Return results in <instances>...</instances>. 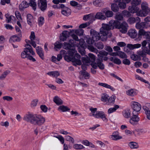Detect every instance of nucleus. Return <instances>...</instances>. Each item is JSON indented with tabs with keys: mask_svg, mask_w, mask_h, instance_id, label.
Masks as SVG:
<instances>
[{
	"mask_svg": "<svg viewBox=\"0 0 150 150\" xmlns=\"http://www.w3.org/2000/svg\"><path fill=\"white\" fill-rule=\"evenodd\" d=\"M146 32L142 29H140L139 30L138 33V38L139 39L141 38L142 36L145 35Z\"/></svg>",
	"mask_w": 150,
	"mask_h": 150,
	"instance_id": "nucleus-41",
	"label": "nucleus"
},
{
	"mask_svg": "<svg viewBox=\"0 0 150 150\" xmlns=\"http://www.w3.org/2000/svg\"><path fill=\"white\" fill-rule=\"evenodd\" d=\"M93 4L96 6H100L101 4V1L100 0H96L93 2Z\"/></svg>",
	"mask_w": 150,
	"mask_h": 150,
	"instance_id": "nucleus-56",
	"label": "nucleus"
},
{
	"mask_svg": "<svg viewBox=\"0 0 150 150\" xmlns=\"http://www.w3.org/2000/svg\"><path fill=\"white\" fill-rule=\"evenodd\" d=\"M119 106L118 105H115L114 107L110 108L108 110V112L109 113H111L115 111L117 109L119 108Z\"/></svg>",
	"mask_w": 150,
	"mask_h": 150,
	"instance_id": "nucleus-39",
	"label": "nucleus"
},
{
	"mask_svg": "<svg viewBox=\"0 0 150 150\" xmlns=\"http://www.w3.org/2000/svg\"><path fill=\"white\" fill-rule=\"evenodd\" d=\"M78 41H79L80 47L81 48L85 49L86 47L85 42L83 39H80Z\"/></svg>",
	"mask_w": 150,
	"mask_h": 150,
	"instance_id": "nucleus-35",
	"label": "nucleus"
},
{
	"mask_svg": "<svg viewBox=\"0 0 150 150\" xmlns=\"http://www.w3.org/2000/svg\"><path fill=\"white\" fill-rule=\"evenodd\" d=\"M65 139L67 141H69L73 144L74 143V139L71 137L67 135L65 136Z\"/></svg>",
	"mask_w": 150,
	"mask_h": 150,
	"instance_id": "nucleus-53",
	"label": "nucleus"
},
{
	"mask_svg": "<svg viewBox=\"0 0 150 150\" xmlns=\"http://www.w3.org/2000/svg\"><path fill=\"white\" fill-rule=\"evenodd\" d=\"M29 6H30L29 3L28 4L26 1H24L19 5V8L20 10H23L29 7Z\"/></svg>",
	"mask_w": 150,
	"mask_h": 150,
	"instance_id": "nucleus-19",
	"label": "nucleus"
},
{
	"mask_svg": "<svg viewBox=\"0 0 150 150\" xmlns=\"http://www.w3.org/2000/svg\"><path fill=\"white\" fill-rule=\"evenodd\" d=\"M27 19L28 24L31 26L34 21L33 16L31 14H28L27 15Z\"/></svg>",
	"mask_w": 150,
	"mask_h": 150,
	"instance_id": "nucleus-20",
	"label": "nucleus"
},
{
	"mask_svg": "<svg viewBox=\"0 0 150 150\" xmlns=\"http://www.w3.org/2000/svg\"><path fill=\"white\" fill-rule=\"evenodd\" d=\"M53 101L57 105H60L63 104L62 100L57 96H55L54 97Z\"/></svg>",
	"mask_w": 150,
	"mask_h": 150,
	"instance_id": "nucleus-27",
	"label": "nucleus"
},
{
	"mask_svg": "<svg viewBox=\"0 0 150 150\" xmlns=\"http://www.w3.org/2000/svg\"><path fill=\"white\" fill-rule=\"evenodd\" d=\"M128 35L132 38H135L137 35V33L134 29L129 30L128 33Z\"/></svg>",
	"mask_w": 150,
	"mask_h": 150,
	"instance_id": "nucleus-17",
	"label": "nucleus"
},
{
	"mask_svg": "<svg viewBox=\"0 0 150 150\" xmlns=\"http://www.w3.org/2000/svg\"><path fill=\"white\" fill-rule=\"evenodd\" d=\"M93 116L96 118H100L102 119L104 121L107 122V119L106 118L104 112L103 111H97L96 114H94Z\"/></svg>",
	"mask_w": 150,
	"mask_h": 150,
	"instance_id": "nucleus-11",
	"label": "nucleus"
},
{
	"mask_svg": "<svg viewBox=\"0 0 150 150\" xmlns=\"http://www.w3.org/2000/svg\"><path fill=\"white\" fill-rule=\"evenodd\" d=\"M84 31L83 30L80 29L79 30H75V33L79 36H81L83 35Z\"/></svg>",
	"mask_w": 150,
	"mask_h": 150,
	"instance_id": "nucleus-52",
	"label": "nucleus"
},
{
	"mask_svg": "<svg viewBox=\"0 0 150 150\" xmlns=\"http://www.w3.org/2000/svg\"><path fill=\"white\" fill-rule=\"evenodd\" d=\"M119 7L121 9H124L126 7V3L122 1L118 4Z\"/></svg>",
	"mask_w": 150,
	"mask_h": 150,
	"instance_id": "nucleus-50",
	"label": "nucleus"
},
{
	"mask_svg": "<svg viewBox=\"0 0 150 150\" xmlns=\"http://www.w3.org/2000/svg\"><path fill=\"white\" fill-rule=\"evenodd\" d=\"M19 37L18 35H15L12 36L10 38L9 42H19L21 40V38Z\"/></svg>",
	"mask_w": 150,
	"mask_h": 150,
	"instance_id": "nucleus-18",
	"label": "nucleus"
},
{
	"mask_svg": "<svg viewBox=\"0 0 150 150\" xmlns=\"http://www.w3.org/2000/svg\"><path fill=\"white\" fill-rule=\"evenodd\" d=\"M86 38V42L88 44H93L95 42L92 37H88Z\"/></svg>",
	"mask_w": 150,
	"mask_h": 150,
	"instance_id": "nucleus-44",
	"label": "nucleus"
},
{
	"mask_svg": "<svg viewBox=\"0 0 150 150\" xmlns=\"http://www.w3.org/2000/svg\"><path fill=\"white\" fill-rule=\"evenodd\" d=\"M98 84L100 86H102L103 87L105 88L110 89L112 91H115V88L111 86L110 85H109L106 83H99Z\"/></svg>",
	"mask_w": 150,
	"mask_h": 150,
	"instance_id": "nucleus-24",
	"label": "nucleus"
},
{
	"mask_svg": "<svg viewBox=\"0 0 150 150\" xmlns=\"http://www.w3.org/2000/svg\"><path fill=\"white\" fill-rule=\"evenodd\" d=\"M80 59V55L78 53L76 54L72 58V62L73 65L76 66L77 65H81V62Z\"/></svg>",
	"mask_w": 150,
	"mask_h": 150,
	"instance_id": "nucleus-7",
	"label": "nucleus"
},
{
	"mask_svg": "<svg viewBox=\"0 0 150 150\" xmlns=\"http://www.w3.org/2000/svg\"><path fill=\"white\" fill-rule=\"evenodd\" d=\"M95 46L99 49H102L103 48L104 45L101 42H95Z\"/></svg>",
	"mask_w": 150,
	"mask_h": 150,
	"instance_id": "nucleus-34",
	"label": "nucleus"
},
{
	"mask_svg": "<svg viewBox=\"0 0 150 150\" xmlns=\"http://www.w3.org/2000/svg\"><path fill=\"white\" fill-rule=\"evenodd\" d=\"M62 34V35L60 37V39L61 41H64L69 37V33L68 31L64 30L63 31Z\"/></svg>",
	"mask_w": 150,
	"mask_h": 150,
	"instance_id": "nucleus-16",
	"label": "nucleus"
},
{
	"mask_svg": "<svg viewBox=\"0 0 150 150\" xmlns=\"http://www.w3.org/2000/svg\"><path fill=\"white\" fill-rule=\"evenodd\" d=\"M137 91L134 89L129 90L126 91L127 94L129 96H133L137 94Z\"/></svg>",
	"mask_w": 150,
	"mask_h": 150,
	"instance_id": "nucleus-26",
	"label": "nucleus"
},
{
	"mask_svg": "<svg viewBox=\"0 0 150 150\" xmlns=\"http://www.w3.org/2000/svg\"><path fill=\"white\" fill-rule=\"evenodd\" d=\"M88 49L90 51L92 52H97L98 50L93 46H88Z\"/></svg>",
	"mask_w": 150,
	"mask_h": 150,
	"instance_id": "nucleus-58",
	"label": "nucleus"
},
{
	"mask_svg": "<svg viewBox=\"0 0 150 150\" xmlns=\"http://www.w3.org/2000/svg\"><path fill=\"white\" fill-rule=\"evenodd\" d=\"M63 47L65 49L69 50L72 49H75V47L73 44H70L65 42H64V43Z\"/></svg>",
	"mask_w": 150,
	"mask_h": 150,
	"instance_id": "nucleus-21",
	"label": "nucleus"
},
{
	"mask_svg": "<svg viewBox=\"0 0 150 150\" xmlns=\"http://www.w3.org/2000/svg\"><path fill=\"white\" fill-rule=\"evenodd\" d=\"M36 52L40 57L42 60L44 59V52L42 48L38 46L36 48Z\"/></svg>",
	"mask_w": 150,
	"mask_h": 150,
	"instance_id": "nucleus-15",
	"label": "nucleus"
},
{
	"mask_svg": "<svg viewBox=\"0 0 150 150\" xmlns=\"http://www.w3.org/2000/svg\"><path fill=\"white\" fill-rule=\"evenodd\" d=\"M138 113L135 111H133L132 115L129 120L130 123L133 125H136L137 122L139 120V118L138 116Z\"/></svg>",
	"mask_w": 150,
	"mask_h": 150,
	"instance_id": "nucleus-6",
	"label": "nucleus"
},
{
	"mask_svg": "<svg viewBox=\"0 0 150 150\" xmlns=\"http://www.w3.org/2000/svg\"><path fill=\"white\" fill-rule=\"evenodd\" d=\"M102 12L103 13H105V16L106 17H111L113 16V12L110 11H106L105 9H103L102 10Z\"/></svg>",
	"mask_w": 150,
	"mask_h": 150,
	"instance_id": "nucleus-23",
	"label": "nucleus"
},
{
	"mask_svg": "<svg viewBox=\"0 0 150 150\" xmlns=\"http://www.w3.org/2000/svg\"><path fill=\"white\" fill-rule=\"evenodd\" d=\"M47 74L50 76L55 77L56 78L60 75L59 72L58 71L49 72L47 73Z\"/></svg>",
	"mask_w": 150,
	"mask_h": 150,
	"instance_id": "nucleus-28",
	"label": "nucleus"
},
{
	"mask_svg": "<svg viewBox=\"0 0 150 150\" xmlns=\"http://www.w3.org/2000/svg\"><path fill=\"white\" fill-rule=\"evenodd\" d=\"M122 63L125 65H129L130 64V62L129 59L125 58L122 60Z\"/></svg>",
	"mask_w": 150,
	"mask_h": 150,
	"instance_id": "nucleus-63",
	"label": "nucleus"
},
{
	"mask_svg": "<svg viewBox=\"0 0 150 150\" xmlns=\"http://www.w3.org/2000/svg\"><path fill=\"white\" fill-rule=\"evenodd\" d=\"M123 18V16L121 14H117L115 17V18L116 20L119 21L122 20Z\"/></svg>",
	"mask_w": 150,
	"mask_h": 150,
	"instance_id": "nucleus-62",
	"label": "nucleus"
},
{
	"mask_svg": "<svg viewBox=\"0 0 150 150\" xmlns=\"http://www.w3.org/2000/svg\"><path fill=\"white\" fill-rule=\"evenodd\" d=\"M112 139L113 140H117L122 138V137L120 136L117 135H112L111 136Z\"/></svg>",
	"mask_w": 150,
	"mask_h": 150,
	"instance_id": "nucleus-54",
	"label": "nucleus"
},
{
	"mask_svg": "<svg viewBox=\"0 0 150 150\" xmlns=\"http://www.w3.org/2000/svg\"><path fill=\"white\" fill-rule=\"evenodd\" d=\"M141 0H133L131 3V6L129 7V10L131 13H136L138 16L145 17L150 11V9H149L146 4L142 3L141 5L142 9L139 11V9L137 6L141 4Z\"/></svg>",
	"mask_w": 150,
	"mask_h": 150,
	"instance_id": "nucleus-2",
	"label": "nucleus"
},
{
	"mask_svg": "<svg viewBox=\"0 0 150 150\" xmlns=\"http://www.w3.org/2000/svg\"><path fill=\"white\" fill-rule=\"evenodd\" d=\"M129 145L131 149H137L139 148L138 144L134 142H130L129 143Z\"/></svg>",
	"mask_w": 150,
	"mask_h": 150,
	"instance_id": "nucleus-36",
	"label": "nucleus"
},
{
	"mask_svg": "<svg viewBox=\"0 0 150 150\" xmlns=\"http://www.w3.org/2000/svg\"><path fill=\"white\" fill-rule=\"evenodd\" d=\"M115 97L113 95L112 96L108 98V101L109 103H112L114 102Z\"/></svg>",
	"mask_w": 150,
	"mask_h": 150,
	"instance_id": "nucleus-61",
	"label": "nucleus"
},
{
	"mask_svg": "<svg viewBox=\"0 0 150 150\" xmlns=\"http://www.w3.org/2000/svg\"><path fill=\"white\" fill-rule=\"evenodd\" d=\"M91 34L92 35V38L94 41H97L101 38L100 34L96 31L91 29L90 31Z\"/></svg>",
	"mask_w": 150,
	"mask_h": 150,
	"instance_id": "nucleus-12",
	"label": "nucleus"
},
{
	"mask_svg": "<svg viewBox=\"0 0 150 150\" xmlns=\"http://www.w3.org/2000/svg\"><path fill=\"white\" fill-rule=\"evenodd\" d=\"M88 56L89 57H88V58L90 60L89 61L90 63L91 62L92 63L91 64V65L92 64L95 63L94 62L95 60L96 57L94 54L91 53H89L88 54Z\"/></svg>",
	"mask_w": 150,
	"mask_h": 150,
	"instance_id": "nucleus-32",
	"label": "nucleus"
},
{
	"mask_svg": "<svg viewBox=\"0 0 150 150\" xmlns=\"http://www.w3.org/2000/svg\"><path fill=\"white\" fill-rule=\"evenodd\" d=\"M111 8L112 10L114 12H117L119 9L117 5L115 4H111Z\"/></svg>",
	"mask_w": 150,
	"mask_h": 150,
	"instance_id": "nucleus-37",
	"label": "nucleus"
},
{
	"mask_svg": "<svg viewBox=\"0 0 150 150\" xmlns=\"http://www.w3.org/2000/svg\"><path fill=\"white\" fill-rule=\"evenodd\" d=\"M131 112L130 110H126L123 112V114L125 118H128L130 117Z\"/></svg>",
	"mask_w": 150,
	"mask_h": 150,
	"instance_id": "nucleus-29",
	"label": "nucleus"
},
{
	"mask_svg": "<svg viewBox=\"0 0 150 150\" xmlns=\"http://www.w3.org/2000/svg\"><path fill=\"white\" fill-rule=\"evenodd\" d=\"M80 75L79 78L81 79H88L90 76V74L85 70H81L80 72Z\"/></svg>",
	"mask_w": 150,
	"mask_h": 150,
	"instance_id": "nucleus-14",
	"label": "nucleus"
},
{
	"mask_svg": "<svg viewBox=\"0 0 150 150\" xmlns=\"http://www.w3.org/2000/svg\"><path fill=\"white\" fill-rule=\"evenodd\" d=\"M109 96L106 93L102 94L101 100L103 102H106L108 100Z\"/></svg>",
	"mask_w": 150,
	"mask_h": 150,
	"instance_id": "nucleus-49",
	"label": "nucleus"
},
{
	"mask_svg": "<svg viewBox=\"0 0 150 150\" xmlns=\"http://www.w3.org/2000/svg\"><path fill=\"white\" fill-rule=\"evenodd\" d=\"M96 19L104 20L106 19V17L102 12H98L96 14L95 16L93 15V21H95Z\"/></svg>",
	"mask_w": 150,
	"mask_h": 150,
	"instance_id": "nucleus-13",
	"label": "nucleus"
},
{
	"mask_svg": "<svg viewBox=\"0 0 150 150\" xmlns=\"http://www.w3.org/2000/svg\"><path fill=\"white\" fill-rule=\"evenodd\" d=\"M92 23V21H89L86 22L85 23H83L81 24L79 26V28H80L81 29L85 28L86 27L90 25L91 23Z\"/></svg>",
	"mask_w": 150,
	"mask_h": 150,
	"instance_id": "nucleus-38",
	"label": "nucleus"
},
{
	"mask_svg": "<svg viewBox=\"0 0 150 150\" xmlns=\"http://www.w3.org/2000/svg\"><path fill=\"white\" fill-rule=\"evenodd\" d=\"M110 60L114 63L118 65H120L121 63V60L118 58H114L113 57H112L110 58Z\"/></svg>",
	"mask_w": 150,
	"mask_h": 150,
	"instance_id": "nucleus-31",
	"label": "nucleus"
},
{
	"mask_svg": "<svg viewBox=\"0 0 150 150\" xmlns=\"http://www.w3.org/2000/svg\"><path fill=\"white\" fill-rule=\"evenodd\" d=\"M76 52V51L75 50V48L69 50L68 52L69 55L71 57H73L74 54H75Z\"/></svg>",
	"mask_w": 150,
	"mask_h": 150,
	"instance_id": "nucleus-51",
	"label": "nucleus"
},
{
	"mask_svg": "<svg viewBox=\"0 0 150 150\" xmlns=\"http://www.w3.org/2000/svg\"><path fill=\"white\" fill-rule=\"evenodd\" d=\"M127 22L130 24H133L136 21L135 18L134 17H130L127 20Z\"/></svg>",
	"mask_w": 150,
	"mask_h": 150,
	"instance_id": "nucleus-55",
	"label": "nucleus"
},
{
	"mask_svg": "<svg viewBox=\"0 0 150 150\" xmlns=\"http://www.w3.org/2000/svg\"><path fill=\"white\" fill-rule=\"evenodd\" d=\"M131 106L133 110V111H135L137 113H138V112L141 109V105L139 103L135 101L132 102L131 103Z\"/></svg>",
	"mask_w": 150,
	"mask_h": 150,
	"instance_id": "nucleus-9",
	"label": "nucleus"
},
{
	"mask_svg": "<svg viewBox=\"0 0 150 150\" xmlns=\"http://www.w3.org/2000/svg\"><path fill=\"white\" fill-rule=\"evenodd\" d=\"M62 14L65 16H69L70 15L71 13V9L66 7L64 8V9H63L61 11Z\"/></svg>",
	"mask_w": 150,
	"mask_h": 150,
	"instance_id": "nucleus-22",
	"label": "nucleus"
},
{
	"mask_svg": "<svg viewBox=\"0 0 150 150\" xmlns=\"http://www.w3.org/2000/svg\"><path fill=\"white\" fill-rule=\"evenodd\" d=\"M81 61L84 64L87 63H90L89 61H90L88 58V57L86 56L85 57H82L81 58Z\"/></svg>",
	"mask_w": 150,
	"mask_h": 150,
	"instance_id": "nucleus-45",
	"label": "nucleus"
},
{
	"mask_svg": "<svg viewBox=\"0 0 150 150\" xmlns=\"http://www.w3.org/2000/svg\"><path fill=\"white\" fill-rule=\"evenodd\" d=\"M146 23L142 22L139 23L138 22L136 24L135 26L137 28L140 30L142 29V28H146L147 27L146 26Z\"/></svg>",
	"mask_w": 150,
	"mask_h": 150,
	"instance_id": "nucleus-25",
	"label": "nucleus"
},
{
	"mask_svg": "<svg viewBox=\"0 0 150 150\" xmlns=\"http://www.w3.org/2000/svg\"><path fill=\"white\" fill-rule=\"evenodd\" d=\"M118 56L121 58H127V56L126 54L121 51H118Z\"/></svg>",
	"mask_w": 150,
	"mask_h": 150,
	"instance_id": "nucleus-46",
	"label": "nucleus"
},
{
	"mask_svg": "<svg viewBox=\"0 0 150 150\" xmlns=\"http://www.w3.org/2000/svg\"><path fill=\"white\" fill-rule=\"evenodd\" d=\"M147 42L146 40L143 41L142 42V50L138 52V54L142 57H145V52L147 50V47H146Z\"/></svg>",
	"mask_w": 150,
	"mask_h": 150,
	"instance_id": "nucleus-8",
	"label": "nucleus"
},
{
	"mask_svg": "<svg viewBox=\"0 0 150 150\" xmlns=\"http://www.w3.org/2000/svg\"><path fill=\"white\" fill-rule=\"evenodd\" d=\"M38 101V100L37 99H35L33 100L31 102V107H34L36 106L37 103Z\"/></svg>",
	"mask_w": 150,
	"mask_h": 150,
	"instance_id": "nucleus-60",
	"label": "nucleus"
},
{
	"mask_svg": "<svg viewBox=\"0 0 150 150\" xmlns=\"http://www.w3.org/2000/svg\"><path fill=\"white\" fill-rule=\"evenodd\" d=\"M54 137L58 139L62 144H64V139L62 136L59 135L58 136Z\"/></svg>",
	"mask_w": 150,
	"mask_h": 150,
	"instance_id": "nucleus-64",
	"label": "nucleus"
},
{
	"mask_svg": "<svg viewBox=\"0 0 150 150\" xmlns=\"http://www.w3.org/2000/svg\"><path fill=\"white\" fill-rule=\"evenodd\" d=\"M26 46L27 47L24 49V50L21 54V57L23 59L27 58L29 54L28 53V52L34 56L35 55V53L33 51L32 46L29 44H27Z\"/></svg>",
	"mask_w": 150,
	"mask_h": 150,
	"instance_id": "nucleus-5",
	"label": "nucleus"
},
{
	"mask_svg": "<svg viewBox=\"0 0 150 150\" xmlns=\"http://www.w3.org/2000/svg\"><path fill=\"white\" fill-rule=\"evenodd\" d=\"M102 26L103 28L101 29L100 32L104 36L107 35L108 30H112L115 27L120 29L121 33H125L127 31L128 27L127 23L125 22H123L120 24L119 21L112 20L110 21L108 24H102Z\"/></svg>",
	"mask_w": 150,
	"mask_h": 150,
	"instance_id": "nucleus-1",
	"label": "nucleus"
},
{
	"mask_svg": "<svg viewBox=\"0 0 150 150\" xmlns=\"http://www.w3.org/2000/svg\"><path fill=\"white\" fill-rule=\"evenodd\" d=\"M98 58L96 60V62L91 64L92 67L94 69H97L98 67L101 69H103L104 68V66L102 63L103 59L106 61L108 57H106L108 54V53L105 51H101L98 52Z\"/></svg>",
	"mask_w": 150,
	"mask_h": 150,
	"instance_id": "nucleus-4",
	"label": "nucleus"
},
{
	"mask_svg": "<svg viewBox=\"0 0 150 150\" xmlns=\"http://www.w3.org/2000/svg\"><path fill=\"white\" fill-rule=\"evenodd\" d=\"M93 14H89L84 15L83 16V19L84 21H87L88 19L90 20V21H92V23L93 21Z\"/></svg>",
	"mask_w": 150,
	"mask_h": 150,
	"instance_id": "nucleus-30",
	"label": "nucleus"
},
{
	"mask_svg": "<svg viewBox=\"0 0 150 150\" xmlns=\"http://www.w3.org/2000/svg\"><path fill=\"white\" fill-rule=\"evenodd\" d=\"M44 23V19L43 17L41 16L38 18V23L39 26H42Z\"/></svg>",
	"mask_w": 150,
	"mask_h": 150,
	"instance_id": "nucleus-48",
	"label": "nucleus"
},
{
	"mask_svg": "<svg viewBox=\"0 0 150 150\" xmlns=\"http://www.w3.org/2000/svg\"><path fill=\"white\" fill-rule=\"evenodd\" d=\"M73 147L76 149L79 150L83 149L84 146L81 144H76L74 145Z\"/></svg>",
	"mask_w": 150,
	"mask_h": 150,
	"instance_id": "nucleus-47",
	"label": "nucleus"
},
{
	"mask_svg": "<svg viewBox=\"0 0 150 150\" xmlns=\"http://www.w3.org/2000/svg\"><path fill=\"white\" fill-rule=\"evenodd\" d=\"M135 77L136 79H137L140 80L141 81L143 82L149 84V82L148 81L144 80L143 78L141 77L138 75H135Z\"/></svg>",
	"mask_w": 150,
	"mask_h": 150,
	"instance_id": "nucleus-43",
	"label": "nucleus"
},
{
	"mask_svg": "<svg viewBox=\"0 0 150 150\" xmlns=\"http://www.w3.org/2000/svg\"><path fill=\"white\" fill-rule=\"evenodd\" d=\"M23 119L35 125H42L45 121V118L42 116L31 114H26L24 117Z\"/></svg>",
	"mask_w": 150,
	"mask_h": 150,
	"instance_id": "nucleus-3",
	"label": "nucleus"
},
{
	"mask_svg": "<svg viewBox=\"0 0 150 150\" xmlns=\"http://www.w3.org/2000/svg\"><path fill=\"white\" fill-rule=\"evenodd\" d=\"M72 57H71L69 55H66L64 57V59L68 62L71 61H72Z\"/></svg>",
	"mask_w": 150,
	"mask_h": 150,
	"instance_id": "nucleus-59",
	"label": "nucleus"
},
{
	"mask_svg": "<svg viewBox=\"0 0 150 150\" xmlns=\"http://www.w3.org/2000/svg\"><path fill=\"white\" fill-rule=\"evenodd\" d=\"M58 110H61L62 112H64L69 110L70 109L68 108L67 107L62 105L60 106L59 107Z\"/></svg>",
	"mask_w": 150,
	"mask_h": 150,
	"instance_id": "nucleus-42",
	"label": "nucleus"
},
{
	"mask_svg": "<svg viewBox=\"0 0 150 150\" xmlns=\"http://www.w3.org/2000/svg\"><path fill=\"white\" fill-rule=\"evenodd\" d=\"M35 0H30L29 3L30 6L32 7L33 9L35 10L36 9V3L35 2Z\"/></svg>",
	"mask_w": 150,
	"mask_h": 150,
	"instance_id": "nucleus-40",
	"label": "nucleus"
},
{
	"mask_svg": "<svg viewBox=\"0 0 150 150\" xmlns=\"http://www.w3.org/2000/svg\"><path fill=\"white\" fill-rule=\"evenodd\" d=\"M38 5L39 8L42 11H44L47 8V1L46 0H39Z\"/></svg>",
	"mask_w": 150,
	"mask_h": 150,
	"instance_id": "nucleus-10",
	"label": "nucleus"
},
{
	"mask_svg": "<svg viewBox=\"0 0 150 150\" xmlns=\"http://www.w3.org/2000/svg\"><path fill=\"white\" fill-rule=\"evenodd\" d=\"M11 71L9 70H7L4 72L0 76V79L1 80L4 79L6 77V76L9 74Z\"/></svg>",
	"mask_w": 150,
	"mask_h": 150,
	"instance_id": "nucleus-33",
	"label": "nucleus"
},
{
	"mask_svg": "<svg viewBox=\"0 0 150 150\" xmlns=\"http://www.w3.org/2000/svg\"><path fill=\"white\" fill-rule=\"evenodd\" d=\"M15 29L16 32L18 33V36L19 37H22L21 31L19 28L18 26H16Z\"/></svg>",
	"mask_w": 150,
	"mask_h": 150,
	"instance_id": "nucleus-57",
	"label": "nucleus"
}]
</instances>
